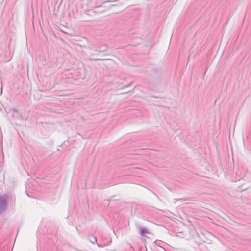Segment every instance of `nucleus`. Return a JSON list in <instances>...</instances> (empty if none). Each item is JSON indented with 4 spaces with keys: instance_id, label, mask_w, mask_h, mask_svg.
I'll return each instance as SVG.
<instances>
[{
    "instance_id": "obj_1",
    "label": "nucleus",
    "mask_w": 251,
    "mask_h": 251,
    "mask_svg": "<svg viewBox=\"0 0 251 251\" xmlns=\"http://www.w3.org/2000/svg\"><path fill=\"white\" fill-rule=\"evenodd\" d=\"M7 198L8 196L6 194L0 196V212H3L5 210L7 206Z\"/></svg>"
},
{
    "instance_id": "obj_2",
    "label": "nucleus",
    "mask_w": 251,
    "mask_h": 251,
    "mask_svg": "<svg viewBox=\"0 0 251 251\" xmlns=\"http://www.w3.org/2000/svg\"><path fill=\"white\" fill-rule=\"evenodd\" d=\"M243 169L241 167H239L238 168L237 171L235 173L236 176H235V180L236 181L237 180H240L243 177Z\"/></svg>"
},
{
    "instance_id": "obj_3",
    "label": "nucleus",
    "mask_w": 251,
    "mask_h": 251,
    "mask_svg": "<svg viewBox=\"0 0 251 251\" xmlns=\"http://www.w3.org/2000/svg\"><path fill=\"white\" fill-rule=\"evenodd\" d=\"M139 233L141 236H145L146 234H150L149 229L146 227H139Z\"/></svg>"
},
{
    "instance_id": "obj_4",
    "label": "nucleus",
    "mask_w": 251,
    "mask_h": 251,
    "mask_svg": "<svg viewBox=\"0 0 251 251\" xmlns=\"http://www.w3.org/2000/svg\"><path fill=\"white\" fill-rule=\"evenodd\" d=\"M89 241L91 242V243L93 244H94L95 243L97 242V238L96 237L91 235L89 237Z\"/></svg>"
},
{
    "instance_id": "obj_5",
    "label": "nucleus",
    "mask_w": 251,
    "mask_h": 251,
    "mask_svg": "<svg viewBox=\"0 0 251 251\" xmlns=\"http://www.w3.org/2000/svg\"><path fill=\"white\" fill-rule=\"evenodd\" d=\"M131 85V83H129L126 85H125L123 87V88H126V87H129L130 85Z\"/></svg>"
}]
</instances>
